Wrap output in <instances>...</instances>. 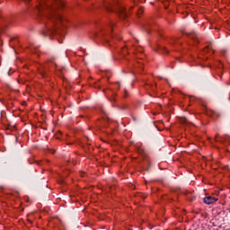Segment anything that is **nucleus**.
<instances>
[{
    "instance_id": "f257e3e1",
    "label": "nucleus",
    "mask_w": 230,
    "mask_h": 230,
    "mask_svg": "<svg viewBox=\"0 0 230 230\" xmlns=\"http://www.w3.org/2000/svg\"><path fill=\"white\" fill-rule=\"evenodd\" d=\"M64 10H66L64 0H38L32 12L45 26L48 35H55L57 26L64 24V18L60 14Z\"/></svg>"
},
{
    "instance_id": "f03ea898",
    "label": "nucleus",
    "mask_w": 230,
    "mask_h": 230,
    "mask_svg": "<svg viewBox=\"0 0 230 230\" xmlns=\"http://www.w3.org/2000/svg\"><path fill=\"white\" fill-rule=\"evenodd\" d=\"M102 6L107 12H116L114 6H116V0H104Z\"/></svg>"
},
{
    "instance_id": "7ed1b4c3",
    "label": "nucleus",
    "mask_w": 230,
    "mask_h": 230,
    "mask_svg": "<svg viewBox=\"0 0 230 230\" xmlns=\"http://www.w3.org/2000/svg\"><path fill=\"white\" fill-rule=\"evenodd\" d=\"M215 141L217 143H222V145H225V146H227V145H229V137H221L220 135L217 134L215 137Z\"/></svg>"
},
{
    "instance_id": "20e7f679",
    "label": "nucleus",
    "mask_w": 230,
    "mask_h": 230,
    "mask_svg": "<svg viewBox=\"0 0 230 230\" xmlns=\"http://www.w3.org/2000/svg\"><path fill=\"white\" fill-rule=\"evenodd\" d=\"M207 116H209V118H213V119H218V118L222 116V112L210 110L207 111Z\"/></svg>"
},
{
    "instance_id": "39448f33",
    "label": "nucleus",
    "mask_w": 230,
    "mask_h": 230,
    "mask_svg": "<svg viewBox=\"0 0 230 230\" xmlns=\"http://www.w3.org/2000/svg\"><path fill=\"white\" fill-rule=\"evenodd\" d=\"M114 28V22H110L107 25V28L104 29V33L106 35H110V37H111V39H114V35H112V29Z\"/></svg>"
},
{
    "instance_id": "423d86ee",
    "label": "nucleus",
    "mask_w": 230,
    "mask_h": 230,
    "mask_svg": "<svg viewBox=\"0 0 230 230\" xmlns=\"http://www.w3.org/2000/svg\"><path fill=\"white\" fill-rule=\"evenodd\" d=\"M218 197H213V196H207L203 199V202L205 204H215V202H217Z\"/></svg>"
},
{
    "instance_id": "0eeeda50",
    "label": "nucleus",
    "mask_w": 230,
    "mask_h": 230,
    "mask_svg": "<svg viewBox=\"0 0 230 230\" xmlns=\"http://www.w3.org/2000/svg\"><path fill=\"white\" fill-rule=\"evenodd\" d=\"M119 15L120 19H127L128 17V13H127V9L123 7H119Z\"/></svg>"
},
{
    "instance_id": "6e6552de",
    "label": "nucleus",
    "mask_w": 230,
    "mask_h": 230,
    "mask_svg": "<svg viewBox=\"0 0 230 230\" xmlns=\"http://www.w3.org/2000/svg\"><path fill=\"white\" fill-rule=\"evenodd\" d=\"M38 71L40 75H41L42 78H46V76H48V66H40Z\"/></svg>"
},
{
    "instance_id": "1a4fd4ad",
    "label": "nucleus",
    "mask_w": 230,
    "mask_h": 230,
    "mask_svg": "<svg viewBox=\"0 0 230 230\" xmlns=\"http://www.w3.org/2000/svg\"><path fill=\"white\" fill-rule=\"evenodd\" d=\"M143 13V7H140V8H138V11H137V15L138 16V17H141V14Z\"/></svg>"
},
{
    "instance_id": "9d476101",
    "label": "nucleus",
    "mask_w": 230,
    "mask_h": 230,
    "mask_svg": "<svg viewBox=\"0 0 230 230\" xmlns=\"http://www.w3.org/2000/svg\"><path fill=\"white\" fill-rule=\"evenodd\" d=\"M162 53H164V55H168V53H170V50H168V49L166 48H162Z\"/></svg>"
},
{
    "instance_id": "9b49d317",
    "label": "nucleus",
    "mask_w": 230,
    "mask_h": 230,
    "mask_svg": "<svg viewBox=\"0 0 230 230\" xmlns=\"http://www.w3.org/2000/svg\"><path fill=\"white\" fill-rule=\"evenodd\" d=\"M181 123H182L183 125H186L188 123V119L186 118H181Z\"/></svg>"
},
{
    "instance_id": "f8f14e48",
    "label": "nucleus",
    "mask_w": 230,
    "mask_h": 230,
    "mask_svg": "<svg viewBox=\"0 0 230 230\" xmlns=\"http://www.w3.org/2000/svg\"><path fill=\"white\" fill-rule=\"evenodd\" d=\"M186 35H188V37L192 38L195 40V38L197 37V35L193 34V33H186Z\"/></svg>"
},
{
    "instance_id": "ddd939ff",
    "label": "nucleus",
    "mask_w": 230,
    "mask_h": 230,
    "mask_svg": "<svg viewBox=\"0 0 230 230\" xmlns=\"http://www.w3.org/2000/svg\"><path fill=\"white\" fill-rule=\"evenodd\" d=\"M126 53H128V49H127V47H123L122 48V54L125 55Z\"/></svg>"
},
{
    "instance_id": "4468645a",
    "label": "nucleus",
    "mask_w": 230,
    "mask_h": 230,
    "mask_svg": "<svg viewBox=\"0 0 230 230\" xmlns=\"http://www.w3.org/2000/svg\"><path fill=\"white\" fill-rule=\"evenodd\" d=\"M62 136V133H58L57 135H56V139H60V137Z\"/></svg>"
},
{
    "instance_id": "2eb2a0df",
    "label": "nucleus",
    "mask_w": 230,
    "mask_h": 230,
    "mask_svg": "<svg viewBox=\"0 0 230 230\" xmlns=\"http://www.w3.org/2000/svg\"><path fill=\"white\" fill-rule=\"evenodd\" d=\"M222 170H229V165L221 166Z\"/></svg>"
},
{
    "instance_id": "dca6fc26",
    "label": "nucleus",
    "mask_w": 230,
    "mask_h": 230,
    "mask_svg": "<svg viewBox=\"0 0 230 230\" xmlns=\"http://www.w3.org/2000/svg\"><path fill=\"white\" fill-rule=\"evenodd\" d=\"M102 112H103V114H104L106 119L109 121V117H107V114H105V111H104L103 110H102Z\"/></svg>"
},
{
    "instance_id": "f3484780",
    "label": "nucleus",
    "mask_w": 230,
    "mask_h": 230,
    "mask_svg": "<svg viewBox=\"0 0 230 230\" xmlns=\"http://www.w3.org/2000/svg\"><path fill=\"white\" fill-rule=\"evenodd\" d=\"M80 175H81V177H84L85 175V172H81Z\"/></svg>"
},
{
    "instance_id": "a211bd4d",
    "label": "nucleus",
    "mask_w": 230,
    "mask_h": 230,
    "mask_svg": "<svg viewBox=\"0 0 230 230\" xmlns=\"http://www.w3.org/2000/svg\"><path fill=\"white\" fill-rule=\"evenodd\" d=\"M24 3H30L31 0H22Z\"/></svg>"
},
{
    "instance_id": "6ab92c4d",
    "label": "nucleus",
    "mask_w": 230,
    "mask_h": 230,
    "mask_svg": "<svg viewBox=\"0 0 230 230\" xmlns=\"http://www.w3.org/2000/svg\"><path fill=\"white\" fill-rule=\"evenodd\" d=\"M143 152V149H138V154H141Z\"/></svg>"
},
{
    "instance_id": "aec40b11",
    "label": "nucleus",
    "mask_w": 230,
    "mask_h": 230,
    "mask_svg": "<svg viewBox=\"0 0 230 230\" xmlns=\"http://www.w3.org/2000/svg\"><path fill=\"white\" fill-rule=\"evenodd\" d=\"M127 96H128V92L125 91V98H127Z\"/></svg>"
},
{
    "instance_id": "412c9836",
    "label": "nucleus",
    "mask_w": 230,
    "mask_h": 230,
    "mask_svg": "<svg viewBox=\"0 0 230 230\" xmlns=\"http://www.w3.org/2000/svg\"><path fill=\"white\" fill-rule=\"evenodd\" d=\"M66 145H73V142H66Z\"/></svg>"
},
{
    "instance_id": "4be33fe9",
    "label": "nucleus",
    "mask_w": 230,
    "mask_h": 230,
    "mask_svg": "<svg viewBox=\"0 0 230 230\" xmlns=\"http://www.w3.org/2000/svg\"><path fill=\"white\" fill-rule=\"evenodd\" d=\"M137 64H143V63H141V61H137Z\"/></svg>"
},
{
    "instance_id": "5701e85b",
    "label": "nucleus",
    "mask_w": 230,
    "mask_h": 230,
    "mask_svg": "<svg viewBox=\"0 0 230 230\" xmlns=\"http://www.w3.org/2000/svg\"><path fill=\"white\" fill-rule=\"evenodd\" d=\"M51 154H55V150H52V151H51Z\"/></svg>"
},
{
    "instance_id": "b1692460",
    "label": "nucleus",
    "mask_w": 230,
    "mask_h": 230,
    "mask_svg": "<svg viewBox=\"0 0 230 230\" xmlns=\"http://www.w3.org/2000/svg\"><path fill=\"white\" fill-rule=\"evenodd\" d=\"M139 51H140V53H141V51H143V49H140V50H139Z\"/></svg>"
},
{
    "instance_id": "393cba45",
    "label": "nucleus",
    "mask_w": 230,
    "mask_h": 230,
    "mask_svg": "<svg viewBox=\"0 0 230 230\" xmlns=\"http://www.w3.org/2000/svg\"><path fill=\"white\" fill-rule=\"evenodd\" d=\"M67 163H71V160H68Z\"/></svg>"
},
{
    "instance_id": "a878e982",
    "label": "nucleus",
    "mask_w": 230,
    "mask_h": 230,
    "mask_svg": "<svg viewBox=\"0 0 230 230\" xmlns=\"http://www.w3.org/2000/svg\"><path fill=\"white\" fill-rule=\"evenodd\" d=\"M117 40H119V38L117 37Z\"/></svg>"
},
{
    "instance_id": "bb28decb",
    "label": "nucleus",
    "mask_w": 230,
    "mask_h": 230,
    "mask_svg": "<svg viewBox=\"0 0 230 230\" xmlns=\"http://www.w3.org/2000/svg\"><path fill=\"white\" fill-rule=\"evenodd\" d=\"M0 31H1V28H0Z\"/></svg>"
}]
</instances>
